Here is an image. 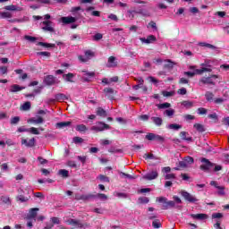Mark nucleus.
I'll list each match as a JSON object with an SVG mask.
<instances>
[{
	"label": "nucleus",
	"mask_w": 229,
	"mask_h": 229,
	"mask_svg": "<svg viewBox=\"0 0 229 229\" xmlns=\"http://www.w3.org/2000/svg\"><path fill=\"white\" fill-rule=\"evenodd\" d=\"M200 161L202 163V165H200L201 171H204V173H212L216 164L210 162V160L205 157H202Z\"/></svg>",
	"instance_id": "obj_1"
},
{
	"label": "nucleus",
	"mask_w": 229,
	"mask_h": 229,
	"mask_svg": "<svg viewBox=\"0 0 229 229\" xmlns=\"http://www.w3.org/2000/svg\"><path fill=\"white\" fill-rule=\"evenodd\" d=\"M157 201L163 203V210H169V208H176V203L174 200H167V198L159 197Z\"/></svg>",
	"instance_id": "obj_2"
},
{
	"label": "nucleus",
	"mask_w": 229,
	"mask_h": 229,
	"mask_svg": "<svg viewBox=\"0 0 229 229\" xmlns=\"http://www.w3.org/2000/svg\"><path fill=\"white\" fill-rule=\"evenodd\" d=\"M145 139H147V140H154L155 142H158L159 144H164V142H165V138L153 132L147 133Z\"/></svg>",
	"instance_id": "obj_3"
},
{
	"label": "nucleus",
	"mask_w": 229,
	"mask_h": 229,
	"mask_svg": "<svg viewBox=\"0 0 229 229\" xmlns=\"http://www.w3.org/2000/svg\"><path fill=\"white\" fill-rule=\"evenodd\" d=\"M98 125H94L90 128L92 131H105V130H110V125L103 123V122H98Z\"/></svg>",
	"instance_id": "obj_4"
},
{
	"label": "nucleus",
	"mask_w": 229,
	"mask_h": 229,
	"mask_svg": "<svg viewBox=\"0 0 229 229\" xmlns=\"http://www.w3.org/2000/svg\"><path fill=\"white\" fill-rule=\"evenodd\" d=\"M214 80H217V75H211L210 77H202L199 80V85H215Z\"/></svg>",
	"instance_id": "obj_5"
},
{
	"label": "nucleus",
	"mask_w": 229,
	"mask_h": 229,
	"mask_svg": "<svg viewBox=\"0 0 229 229\" xmlns=\"http://www.w3.org/2000/svg\"><path fill=\"white\" fill-rule=\"evenodd\" d=\"M181 194L184 198V199L186 201H188L189 203H198V201H199V199H198V198H196V196H194L185 191H182L181 192Z\"/></svg>",
	"instance_id": "obj_6"
},
{
	"label": "nucleus",
	"mask_w": 229,
	"mask_h": 229,
	"mask_svg": "<svg viewBox=\"0 0 229 229\" xmlns=\"http://www.w3.org/2000/svg\"><path fill=\"white\" fill-rule=\"evenodd\" d=\"M44 83L48 85V87H51L52 85H58L60 81H58V79L55 78L53 75H47L44 79Z\"/></svg>",
	"instance_id": "obj_7"
},
{
	"label": "nucleus",
	"mask_w": 229,
	"mask_h": 229,
	"mask_svg": "<svg viewBox=\"0 0 229 229\" xmlns=\"http://www.w3.org/2000/svg\"><path fill=\"white\" fill-rule=\"evenodd\" d=\"M69 225H72V226H76L77 228H80V229L89 228V224L83 223L76 219H70Z\"/></svg>",
	"instance_id": "obj_8"
},
{
	"label": "nucleus",
	"mask_w": 229,
	"mask_h": 229,
	"mask_svg": "<svg viewBox=\"0 0 229 229\" xmlns=\"http://www.w3.org/2000/svg\"><path fill=\"white\" fill-rule=\"evenodd\" d=\"M157 178H158V171L157 170H152L143 175V180H148V182H151V180H157Z\"/></svg>",
	"instance_id": "obj_9"
},
{
	"label": "nucleus",
	"mask_w": 229,
	"mask_h": 229,
	"mask_svg": "<svg viewBox=\"0 0 229 229\" xmlns=\"http://www.w3.org/2000/svg\"><path fill=\"white\" fill-rule=\"evenodd\" d=\"M76 21H78V18H74L72 16L61 17V22H63V24H74Z\"/></svg>",
	"instance_id": "obj_10"
},
{
	"label": "nucleus",
	"mask_w": 229,
	"mask_h": 229,
	"mask_svg": "<svg viewBox=\"0 0 229 229\" xmlns=\"http://www.w3.org/2000/svg\"><path fill=\"white\" fill-rule=\"evenodd\" d=\"M85 56L83 55H79V60L81 62H89V60H90V58H92V56H94V52H92L91 50H87L85 51Z\"/></svg>",
	"instance_id": "obj_11"
},
{
	"label": "nucleus",
	"mask_w": 229,
	"mask_h": 229,
	"mask_svg": "<svg viewBox=\"0 0 229 229\" xmlns=\"http://www.w3.org/2000/svg\"><path fill=\"white\" fill-rule=\"evenodd\" d=\"M53 24V21H43V25H45L42 30L44 31H49V33H55V29L51 26Z\"/></svg>",
	"instance_id": "obj_12"
},
{
	"label": "nucleus",
	"mask_w": 229,
	"mask_h": 229,
	"mask_svg": "<svg viewBox=\"0 0 229 229\" xmlns=\"http://www.w3.org/2000/svg\"><path fill=\"white\" fill-rule=\"evenodd\" d=\"M140 40L143 44H153V42H157V37L149 35L147 38H140Z\"/></svg>",
	"instance_id": "obj_13"
},
{
	"label": "nucleus",
	"mask_w": 229,
	"mask_h": 229,
	"mask_svg": "<svg viewBox=\"0 0 229 229\" xmlns=\"http://www.w3.org/2000/svg\"><path fill=\"white\" fill-rule=\"evenodd\" d=\"M21 144L26 146L27 148H33L35 146V138H32L30 140L22 139Z\"/></svg>",
	"instance_id": "obj_14"
},
{
	"label": "nucleus",
	"mask_w": 229,
	"mask_h": 229,
	"mask_svg": "<svg viewBox=\"0 0 229 229\" xmlns=\"http://www.w3.org/2000/svg\"><path fill=\"white\" fill-rule=\"evenodd\" d=\"M37 212H38V208H30L27 215V219H35L37 217Z\"/></svg>",
	"instance_id": "obj_15"
},
{
	"label": "nucleus",
	"mask_w": 229,
	"mask_h": 229,
	"mask_svg": "<svg viewBox=\"0 0 229 229\" xmlns=\"http://www.w3.org/2000/svg\"><path fill=\"white\" fill-rule=\"evenodd\" d=\"M114 89L112 88H105L104 89V93L105 96H106V98H108V99H114Z\"/></svg>",
	"instance_id": "obj_16"
},
{
	"label": "nucleus",
	"mask_w": 229,
	"mask_h": 229,
	"mask_svg": "<svg viewBox=\"0 0 229 229\" xmlns=\"http://www.w3.org/2000/svg\"><path fill=\"white\" fill-rule=\"evenodd\" d=\"M106 67H117V62L115 61V56H110L107 60Z\"/></svg>",
	"instance_id": "obj_17"
},
{
	"label": "nucleus",
	"mask_w": 229,
	"mask_h": 229,
	"mask_svg": "<svg viewBox=\"0 0 229 229\" xmlns=\"http://www.w3.org/2000/svg\"><path fill=\"white\" fill-rule=\"evenodd\" d=\"M81 201H90L91 199H96V195L92 193L83 194L81 197Z\"/></svg>",
	"instance_id": "obj_18"
},
{
	"label": "nucleus",
	"mask_w": 229,
	"mask_h": 229,
	"mask_svg": "<svg viewBox=\"0 0 229 229\" xmlns=\"http://www.w3.org/2000/svg\"><path fill=\"white\" fill-rule=\"evenodd\" d=\"M71 124H72V122H60L55 124V127L62 130L67 128V126H71Z\"/></svg>",
	"instance_id": "obj_19"
},
{
	"label": "nucleus",
	"mask_w": 229,
	"mask_h": 229,
	"mask_svg": "<svg viewBox=\"0 0 229 229\" xmlns=\"http://www.w3.org/2000/svg\"><path fill=\"white\" fill-rule=\"evenodd\" d=\"M96 114H97V115H98V117H103V118H105L108 115V114L106 113V111L105 109H103V107H98Z\"/></svg>",
	"instance_id": "obj_20"
},
{
	"label": "nucleus",
	"mask_w": 229,
	"mask_h": 229,
	"mask_svg": "<svg viewBox=\"0 0 229 229\" xmlns=\"http://www.w3.org/2000/svg\"><path fill=\"white\" fill-rule=\"evenodd\" d=\"M152 123L156 124V126H161L162 123H164V120H162L161 117L152 116L151 118Z\"/></svg>",
	"instance_id": "obj_21"
},
{
	"label": "nucleus",
	"mask_w": 229,
	"mask_h": 229,
	"mask_svg": "<svg viewBox=\"0 0 229 229\" xmlns=\"http://www.w3.org/2000/svg\"><path fill=\"white\" fill-rule=\"evenodd\" d=\"M199 46H200L201 47H208V49H213V50L217 49V47L207 42H200L199 43Z\"/></svg>",
	"instance_id": "obj_22"
},
{
	"label": "nucleus",
	"mask_w": 229,
	"mask_h": 229,
	"mask_svg": "<svg viewBox=\"0 0 229 229\" xmlns=\"http://www.w3.org/2000/svg\"><path fill=\"white\" fill-rule=\"evenodd\" d=\"M168 130H174V131H178V130H182V125L178 123H171L166 126Z\"/></svg>",
	"instance_id": "obj_23"
},
{
	"label": "nucleus",
	"mask_w": 229,
	"mask_h": 229,
	"mask_svg": "<svg viewBox=\"0 0 229 229\" xmlns=\"http://www.w3.org/2000/svg\"><path fill=\"white\" fill-rule=\"evenodd\" d=\"M180 137L182 140H186L187 142H192V137H187V131H181Z\"/></svg>",
	"instance_id": "obj_24"
},
{
	"label": "nucleus",
	"mask_w": 229,
	"mask_h": 229,
	"mask_svg": "<svg viewBox=\"0 0 229 229\" xmlns=\"http://www.w3.org/2000/svg\"><path fill=\"white\" fill-rule=\"evenodd\" d=\"M64 80H65L66 81H69L70 83H74V81H72V78H74V74L73 73H67V74H64L63 75Z\"/></svg>",
	"instance_id": "obj_25"
},
{
	"label": "nucleus",
	"mask_w": 229,
	"mask_h": 229,
	"mask_svg": "<svg viewBox=\"0 0 229 229\" xmlns=\"http://www.w3.org/2000/svg\"><path fill=\"white\" fill-rule=\"evenodd\" d=\"M29 123H33V124H42V123H44V118L40 116L38 118H30Z\"/></svg>",
	"instance_id": "obj_26"
},
{
	"label": "nucleus",
	"mask_w": 229,
	"mask_h": 229,
	"mask_svg": "<svg viewBox=\"0 0 229 229\" xmlns=\"http://www.w3.org/2000/svg\"><path fill=\"white\" fill-rule=\"evenodd\" d=\"M191 217H193V219H199V221H203V219H207V215L196 214V215H191Z\"/></svg>",
	"instance_id": "obj_27"
},
{
	"label": "nucleus",
	"mask_w": 229,
	"mask_h": 229,
	"mask_svg": "<svg viewBox=\"0 0 229 229\" xmlns=\"http://www.w3.org/2000/svg\"><path fill=\"white\" fill-rule=\"evenodd\" d=\"M193 128H195V130H197V131L199 133H203V131H205V126L201 123H195Z\"/></svg>",
	"instance_id": "obj_28"
},
{
	"label": "nucleus",
	"mask_w": 229,
	"mask_h": 229,
	"mask_svg": "<svg viewBox=\"0 0 229 229\" xmlns=\"http://www.w3.org/2000/svg\"><path fill=\"white\" fill-rule=\"evenodd\" d=\"M195 72L197 74H203V72H212V69L210 68H201V69H196Z\"/></svg>",
	"instance_id": "obj_29"
},
{
	"label": "nucleus",
	"mask_w": 229,
	"mask_h": 229,
	"mask_svg": "<svg viewBox=\"0 0 229 229\" xmlns=\"http://www.w3.org/2000/svg\"><path fill=\"white\" fill-rule=\"evenodd\" d=\"M31 108V102H25L21 106V110H23L24 112H28Z\"/></svg>",
	"instance_id": "obj_30"
},
{
	"label": "nucleus",
	"mask_w": 229,
	"mask_h": 229,
	"mask_svg": "<svg viewBox=\"0 0 229 229\" xmlns=\"http://www.w3.org/2000/svg\"><path fill=\"white\" fill-rule=\"evenodd\" d=\"M24 88L14 84L11 87L10 92H20V90H22Z\"/></svg>",
	"instance_id": "obj_31"
},
{
	"label": "nucleus",
	"mask_w": 229,
	"mask_h": 229,
	"mask_svg": "<svg viewBox=\"0 0 229 229\" xmlns=\"http://www.w3.org/2000/svg\"><path fill=\"white\" fill-rule=\"evenodd\" d=\"M157 108H159V110H164L165 108H171V104L168 102H165L163 104H158Z\"/></svg>",
	"instance_id": "obj_32"
},
{
	"label": "nucleus",
	"mask_w": 229,
	"mask_h": 229,
	"mask_svg": "<svg viewBox=\"0 0 229 229\" xmlns=\"http://www.w3.org/2000/svg\"><path fill=\"white\" fill-rule=\"evenodd\" d=\"M55 99L56 101H65V99H67V96L63 93H58L55 95Z\"/></svg>",
	"instance_id": "obj_33"
},
{
	"label": "nucleus",
	"mask_w": 229,
	"mask_h": 229,
	"mask_svg": "<svg viewBox=\"0 0 229 229\" xmlns=\"http://www.w3.org/2000/svg\"><path fill=\"white\" fill-rule=\"evenodd\" d=\"M135 13H138L137 10H128L127 11V17L129 19H134L135 18Z\"/></svg>",
	"instance_id": "obj_34"
},
{
	"label": "nucleus",
	"mask_w": 229,
	"mask_h": 229,
	"mask_svg": "<svg viewBox=\"0 0 229 229\" xmlns=\"http://www.w3.org/2000/svg\"><path fill=\"white\" fill-rule=\"evenodd\" d=\"M58 174H60V176L63 178H69V171L65 169L59 170Z\"/></svg>",
	"instance_id": "obj_35"
},
{
	"label": "nucleus",
	"mask_w": 229,
	"mask_h": 229,
	"mask_svg": "<svg viewBox=\"0 0 229 229\" xmlns=\"http://www.w3.org/2000/svg\"><path fill=\"white\" fill-rule=\"evenodd\" d=\"M205 98L207 99V101H214V93L210 92V91H207L205 94Z\"/></svg>",
	"instance_id": "obj_36"
},
{
	"label": "nucleus",
	"mask_w": 229,
	"mask_h": 229,
	"mask_svg": "<svg viewBox=\"0 0 229 229\" xmlns=\"http://www.w3.org/2000/svg\"><path fill=\"white\" fill-rule=\"evenodd\" d=\"M0 18L1 19H12V13H10L8 12L0 13Z\"/></svg>",
	"instance_id": "obj_37"
},
{
	"label": "nucleus",
	"mask_w": 229,
	"mask_h": 229,
	"mask_svg": "<svg viewBox=\"0 0 229 229\" xmlns=\"http://www.w3.org/2000/svg\"><path fill=\"white\" fill-rule=\"evenodd\" d=\"M38 46H41L42 47H56V45L55 44H49V43H44V42H38Z\"/></svg>",
	"instance_id": "obj_38"
},
{
	"label": "nucleus",
	"mask_w": 229,
	"mask_h": 229,
	"mask_svg": "<svg viewBox=\"0 0 229 229\" xmlns=\"http://www.w3.org/2000/svg\"><path fill=\"white\" fill-rule=\"evenodd\" d=\"M98 180H100V182H106V183H110V178L104 174L98 175Z\"/></svg>",
	"instance_id": "obj_39"
},
{
	"label": "nucleus",
	"mask_w": 229,
	"mask_h": 229,
	"mask_svg": "<svg viewBox=\"0 0 229 229\" xmlns=\"http://www.w3.org/2000/svg\"><path fill=\"white\" fill-rule=\"evenodd\" d=\"M95 196L96 198H98V199H101L102 201H106V199H108V197L105 193H98Z\"/></svg>",
	"instance_id": "obj_40"
},
{
	"label": "nucleus",
	"mask_w": 229,
	"mask_h": 229,
	"mask_svg": "<svg viewBox=\"0 0 229 229\" xmlns=\"http://www.w3.org/2000/svg\"><path fill=\"white\" fill-rule=\"evenodd\" d=\"M84 141L83 138L81 137H73L72 139V142H74V144H81Z\"/></svg>",
	"instance_id": "obj_41"
},
{
	"label": "nucleus",
	"mask_w": 229,
	"mask_h": 229,
	"mask_svg": "<svg viewBox=\"0 0 229 229\" xmlns=\"http://www.w3.org/2000/svg\"><path fill=\"white\" fill-rule=\"evenodd\" d=\"M207 112L208 110L205 107H199L197 110V114H199V115H207Z\"/></svg>",
	"instance_id": "obj_42"
},
{
	"label": "nucleus",
	"mask_w": 229,
	"mask_h": 229,
	"mask_svg": "<svg viewBox=\"0 0 229 229\" xmlns=\"http://www.w3.org/2000/svg\"><path fill=\"white\" fill-rule=\"evenodd\" d=\"M77 131H87V126L85 124H79L76 126Z\"/></svg>",
	"instance_id": "obj_43"
},
{
	"label": "nucleus",
	"mask_w": 229,
	"mask_h": 229,
	"mask_svg": "<svg viewBox=\"0 0 229 229\" xmlns=\"http://www.w3.org/2000/svg\"><path fill=\"white\" fill-rule=\"evenodd\" d=\"M29 132L32 133L33 135H40V131H38V129L35 127L29 128Z\"/></svg>",
	"instance_id": "obj_44"
},
{
	"label": "nucleus",
	"mask_w": 229,
	"mask_h": 229,
	"mask_svg": "<svg viewBox=\"0 0 229 229\" xmlns=\"http://www.w3.org/2000/svg\"><path fill=\"white\" fill-rule=\"evenodd\" d=\"M217 194L218 196H225L226 192H225V186L217 187Z\"/></svg>",
	"instance_id": "obj_45"
},
{
	"label": "nucleus",
	"mask_w": 229,
	"mask_h": 229,
	"mask_svg": "<svg viewBox=\"0 0 229 229\" xmlns=\"http://www.w3.org/2000/svg\"><path fill=\"white\" fill-rule=\"evenodd\" d=\"M153 228H160L162 226V224L160 223V220L156 219L152 222Z\"/></svg>",
	"instance_id": "obj_46"
},
{
	"label": "nucleus",
	"mask_w": 229,
	"mask_h": 229,
	"mask_svg": "<svg viewBox=\"0 0 229 229\" xmlns=\"http://www.w3.org/2000/svg\"><path fill=\"white\" fill-rule=\"evenodd\" d=\"M165 114H166L167 117H173L174 115V109H166Z\"/></svg>",
	"instance_id": "obj_47"
},
{
	"label": "nucleus",
	"mask_w": 229,
	"mask_h": 229,
	"mask_svg": "<svg viewBox=\"0 0 229 229\" xmlns=\"http://www.w3.org/2000/svg\"><path fill=\"white\" fill-rule=\"evenodd\" d=\"M16 199L18 201H21V203H26V201H28V198L24 197V195H18Z\"/></svg>",
	"instance_id": "obj_48"
},
{
	"label": "nucleus",
	"mask_w": 229,
	"mask_h": 229,
	"mask_svg": "<svg viewBox=\"0 0 229 229\" xmlns=\"http://www.w3.org/2000/svg\"><path fill=\"white\" fill-rule=\"evenodd\" d=\"M184 161L186 162V164H187L188 165H191L194 164V158L191 157H185V158H184Z\"/></svg>",
	"instance_id": "obj_49"
},
{
	"label": "nucleus",
	"mask_w": 229,
	"mask_h": 229,
	"mask_svg": "<svg viewBox=\"0 0 229 229\" xmlns=\"http://www.w3.org/2000/svg\"><path fill=\"white\" fill-rule=\"evenodd\" d=\"M4 10H7V11H9V12H15V10H17V6H16V5H13V4H12V5H6V6L4 7Z\"/></svg>",
	"instance_id": "obj_50"
},
{
	"label": "nucleus",
	"mask_w": 229,
	"mask_h": 229,
	"mask_svg": "<svg viewBox=\"0 0 229 229\" xmlns=\"http://www.w3.org/2000/svg\"><path fill=\"white\" fill-rule=\"evenodd\" d=\"M165 67H166V69H173V67H174V63L171 60H167Z\"/></svg>",
	"instance_id": "obj_51"
},
{
	"label": "nucleus",
	"mask_w": 229,
	"mask_h": 229,
	"mask_svg": "<svg viewBox=\"0 0 229 229\" xmlns=\"http://www.w3.org/2000/svg\"><path fill=\"white\" fill-rule=\"evenodd\" d=\"M198 74L196 70L194 72H184V76H188L189 78H194Z\"/></svg>",
	"instance_id": "obj_52"
},
{
	"label": "nucleus",
	"mask_w": 229,
	"mask_h": 229,
	"mask_svg": "<svg viewBox=\"0 0 229 229\" xmlns=\"http://www.w3.org/2000/svg\"><path fill=\"white\" fill-rule=\"evenodd\" d=\"M163 96L165 98H171L174 96V91H163Z\"/></svg>",
	"instance_id": "obj_53"
},
{
	"label": "nucleus",
	"mask_w": 229,
	"mask_h": 229,
	"mask_svg": "<svg viewBox=\"0 0 229 229\" xmlns=\"http://www.w3.org/2000/svg\"><path fill=\"white\" fill-rule=\"evenodd\" d=\"M176 175L174 174H167L165 175V180H174Z\"/></svg>",
	"instance_id": "obj_54"
},
{
	"label": "nucleus",
	"mask_w": 229,
	"mask_h": 229,
	"mask_svg": "<svg viewBox=\"0 0 229 229\" xmlns=\"http://www.w3.org/2000/svg\"><path fill=\"white\" fill-rule=\"evenodd\" d=\"M19 121H21V117L14 116L11 119V124H18Z\"/></svg>",
	"instance_id": "obj_55"
},
{
	"label": "nucleus",
	"mask_w": 229,
	"mask_h": 229,
	"mask_svg": "<svg viewBox=\"0 0 229 229\" xmlns=\"http://www.w3.org/2000/svg\"><path fill=\"white\" fill-rule=\"evenodd\" d=\"M177 94H179L180 96H185V94H187V89L185 88L179 89L177 90Z\"/></svg>",
	"instance_id": "obj_56"
},
{
	"label": "nucleus",
	"mask_w": 229,
	"mask_h": 229,
	"mask_svg": "<svg viewBox=\"0 0 229 229\" xmlns=\"http://www.w3.org/2000/svg\"><path fill=\"white\" fill-rule=\"evenodd\" d=\"M37 55L38 56H47V58L51 56V53L49 52H38Z\"/></svg>",
	"instance_id": "obj_57"
},
{
	"label": "nucleus",
	"mask_w": 229,
	"mask_h": 229,
	"mask_svg": "<svg viewBox=\"0 0 229 229\" xmlns=\"http://www.w3.org/2000/svg\"><path fill=\"white\" fill-rule=\"evenodd\" d=\"M25 40H29V42H35L37 40V38L33 36H24Z\"/></svg>",
	"instance_id": "obj_58"
},
{
	"label": "nucleus",
	"mask_w": 229,
	"mask_h": 229,
	"mask_svg": "<svg viewBox=\"0 0 229 229\" xmlns=\"http://www.w3.org/2000/svg\"><path fill=\"white\" fill-rule=\"evenodd\" d=\"M223 217V213H213L212 218L213 219H221Z\"/></svg>",
	"instance_id": "obj_59"
},
{
	"label": "nucleus",
	"mask_w": 229,
	"mask_h": 229,
	"mask_svg": "<svg viewBox=\"0 0 229 229\" xmlns=\"http://www.w3.org/2000/svg\"><path fill=\"white\" fill-rule=\"evenodd\" d=\"M101 38H103V34L101 33H97L93 36V40L98 41V40H101Z\"/></svg>",
	"instance_id": "obj_60"
},
{
	"label": "nucleus",
	"mask_w": 229,
	"mask_h": 229,
	"mask_svg": "<svg viewBox=\"0 0 229 229\" xmlns=\"http://www.w3.org/2000/svg\"><path fill=\"white\" fill-rule=\"evenodd\" d=\"M138 13L140 15H142L143 17H149V13L144 12V10L140 9L138 11Z\"/></svg>",
	"instance_id": "obj_61"
},
{
	"label": "nucleus",
	"mask_w": 229,
	"mask_h": 229,
	"mask_svg": "<svg viewBox=\"0 0 229 229\" xmlns=\"http://www.w3.org/2000/svg\"><path fill=\"white\" fill-rule=\"evenodd\" d=\"M1 201H3V203H5V204L10 203V197L2 196L1 197Z\"/></svg>",
	"instance_id": "obj_62"
},
{
	"label": "nucleus",
	"mask_w": 229,
	"mask_h": 229,
	"mask_svg": "<svg viewBox=\"0 0 229 229\" xmlns=\"http://www.w3.org/2000/svg\"><path fill=\"white\" fill-rule=\"evenodd\" d=\"M116 196H117L118 198H123V199H126V198H128V194L123 193V192H118V193H116Z\"/></svg>",
	"instance_id": "obj_63"
},
{
	"label": "nucleus",
	"mask_w": 229,
	"mask_h": 229,
	"mask_svg": "<svg viewBox=\"0 0 229 229\" xmlns=\"http://www.w3.org/2000/svg\"><path fill=\"white\" fill-rule=\"evenodd\" d=\"M182 106H186V108H191V106H192V102H191V101H183L182 102Z\"/></svg>",
	"instance_id": "obj_64"
}]
</instances>
